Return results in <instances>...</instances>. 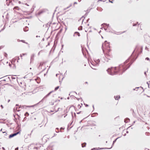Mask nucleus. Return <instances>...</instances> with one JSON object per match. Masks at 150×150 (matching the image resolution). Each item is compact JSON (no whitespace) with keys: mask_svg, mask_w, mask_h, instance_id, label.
Instances as JSON below:
<instances>
[{"mask_svg":"<svg viewBox=\"0 0 150 150\" xmlns=\"http://www.w3.org/2000/svg\"><path fill=\"white\" fill-rule=\"evenodd\" d=\"M102 49L104 54L106 56L108 57L111 55V49L110 44L106 41H105L103 45Z\"/></svg>","mask_w":150,"mask_h":150,"instance_id":"obj_1","label":"nucleus"},{"mask_svg":"<svg viewBox=\"0 0 150 150\" xmlns=\"http://www.w3.org/2000/svg\"><path fill=\"white\" fill-rule=\"evenodd\" d=\"M129 62V60H127L124 63L120 65L118 67L120 73H122L124 72L129 67L130 64Z\"/></svg>","mask_w":150,"mask_h":150,"instance_id":"obj_2","label":"nucleus"},{"mask_svg":"<svg viewBox=\"0 0 150 150\" xmlns=\"http://www.w3.org/2000/svg\"><path fill=\"white\" fill-rule=\"evenodd\" d=\"M118 67H113L110 69H108L107 70L109 72L110 74L113 75L116 73L120 72V70Z\"/></svg>","mask_w":150,"mask_h":150,"instance_id":"obj_3","label":"nucleus"},{"mask_svg":"<svg viewBox=\"0 0 150 150\" xmlns=\"http://www.w3.org/2000/svg\"><path fill=\"white\" fill-rule=\"evenodd\" d=\"M39 67H40L41 69L44 70L46 69L45 63L44 62H41L40 63Z\"/></svg>","mask_w":150,"mask_h":150,"instance_id":"obj_4","label":"nucleus"},{"mask_svg":"<svg viewBox=\"0 0 150 150\" xmlns=\"http://www.w3.org/2000/svg\"><path fill=\"white\" fill-rule=\"evenodd\" d=\"M138 30L140 31V30H142L144 29V26L143 24H139L138 25Z\"/></svg>","mask_w":150,"mask_h":150,"instance_id":"obj_5","label":"nucleus"},{"mask_svg":"<svg viewBox=\"0 0 150 150\" xmlns=\"http://www.w3.org/2000/svg\"><path fill=\"white\" fill-rule=\"evenodd\" d=\"M41 147V146H35L33 147L30 148L29 150H38V149Z\"/></svg>","mask_w":150,"mask_h":150,"instance_id":"obj_6","label":"nucleus"},{"mask_svg":"<svg viewBox=\"0 0 150 150\" xmlns=\"http://www.w3.org/2000/svg\"><path fill=\"white\" fill-rule=\"evenodd\" d=\"M77 103L78 104V106L76 108V109L79 110V109H80L81 108V107L83 105V104L82 103L79 104L78 103Z\"/></svg>","mask_w":150,"mask_h":150,"instance_id":"obj_7","label":"nucleus"},{"mask_svg":"<svg viewBox=\"0 0 150 150\" xmlns=\"http://www.w3.org/2000/svg\"><path fill=\"white\" fill-rule=\"evenodd\" d=\"M19 132H17L16 133H15L13 134H12L10 135L9 137V138H11L12 137H13L14 136L16 135Z\"/></svg>","mask_w":150,"mask_h":150,"instance_id":"obj_8","label":"nucleus"},{"mask_svg":"<svg viewBox=\"0 0 150 150\" xmlns=\"http://www.w3.org/2000/svg\"><path fill=\"white\" fill-rule=\"evenodd\" d=\"M120 96H114V98L116 100H118L120 98Z\"/></svg>","mask_w":150,"mask_h":150,"instance_id":"obj_9","label":"nucleus"},{"mask_svg":"<svg viewBox=\"0 0 150 150\" xmlns=\"http://www.w3.org/2000/svg\"><path fill=\"white\" fill-rule=\"evenodd\" d=\"M19 9V8L18 6H15L13 8V10L14 11H15L16 10H18Z\"/></svg>","mask_w":150,"mask_h":150,"instance_id":"obj_10","label":"nucleus"},{"mask_svg":"<svg viewBox=\"0 0 150 150\" xmlns=\"http://www.w3.org/2000/svg\"><path fill=\"white\" fill-rule=\"evenodd\" d=\"M86 143H84L82 144V146L83 147H84L86 146Z\"/></svg>","mask_w":150,"mask_h":150,"instance_id":"obj_11","label":"nucleus"},{"mask_svg":"<svg viewBox=\"0 0 150 150\" xmlns=\"http://www.w3.org/2000/svg\"><path fill=\"white\" fill-rule=\"evenodd\" d=\"M147 94V96L149 97H150V90L148 91Z\"/></svg>","mask_w":150,"mask_h":150,"instance_id":"obj_12","label":"nucleus"},{"mask_svg":"<svg viewBox=\"0 0 150 150\" xmlns=\"http://www.w3.org/2000/svg\"><path fill=\"white\" fill-rule=\"evenodd\" d=\"M18 40V42H19V41H21V42H23L26 43V44H28V43L27 42H25V40H21L20 41V40Z\"/></svg>","mask_w":150,"mask_h":150,"instance_id":"obj_13","label":"nucleus"},{"mask_svg":"<svg viewBox=\"0 0 150 150\" xmlns=\"http://www.w3.org/2000/svg\"><path fill=\"white\" fill-rule=\"evenodd\" d=\"M92 63H92V62H91V64H92V65H93V66H95L96 65H97V64L95 63V64H94V62H92Z\"/></svg>","mask_w":150,"mask_h":150,"instance_id":"obj_14","label":"nucleus"},{"mask_svg":"<svg viewBox=\"0 0 150 150\" xmlns=\"http://www.w3.org/2000/svg\"><path fill=\"white\" fill-rule=\"evenodd\" d=\"M25 116L28 117L29 115V114L28 112H26L25 114Z\"/></svg>","mask_w":150,"mask_h":150,"instance_id":"obj_15","label":"nucleus"},{"mask_svg":"<svg viewBox=\"0 0 150 150\" xmlns=\"http://www.w3.org/2000/svg\"><path fill=\"white\" fill-rule=\"evenodd\" d=\"M59 88V86H58L57 87H56L55 89H54V91H56Z\"/></svg>","mask_w":150,"mask_h":150,"instance_id":"obj_16","label":"nucleus"},{"mask_svg":"<svg viewBox=\"0 0 150 150\" xmlns=\"http://www.w3.org/2000/svg\"><path fill=\"white\" fill-rule=\"evenodd\" d=\"M4 47V45H1L0 46V50L3 49Z\"/></svg>","mask_w":150,"mask_h":150,"instance_id":"obj_17","label":"nucleus"},{"mask_svg":"<svg viewBox=\"0 0 150 150\" xmlns=\"http://www.w3.org/2000/svg\"><path fill=\"white\" fill-rule=\"evenodd\" d=\"M78 29L79 30H81L82 29V27L81 26H80L78 28Z\"/></svg>","mask_w":150,"mask_h":150,"instance_id":"obj_18","label":"nucleus"},{"mask_svg":"<svg viewBox=\"0 0 150 150\" xmlns=\"http://www.w3.org/2000/svg\"><path fill=\"white\" fill-rule=\"evenodd\" d=\"M76 34L78 35L79 36H80L79 33L78 32H76Z\"/></svg>","mask_w":150,"mask_h":150,"instance_id":"obj_19","label":"nucleus"},{"mask_svg":"<svg viewBox=\"0 0 150 150\" xmlns=\"http://www.w3.org/2000/svg\"><path fill=\"white\" fill-rule=\"evenodd\" d=\"M84 19H85V18H84V19H83L82 20V24H83L84 23H85V22H84ZM86 21V20H85V21Z\"/></svg>","mask_w":150,"mask_h":150,"instance_id":"obj_20","label":"nucleus"},{"mask_svg":"<svg viewBox=\"0 0 150 150\" xmlns=\"http://www.w3.org/2000/svg\"><path fill=\"white\" fill-rule=\"evenodd\" d=\"M118 138H117V139H116L115 140H114L113 142V144L116 141V140H117V139H118Z\"/></svg>","mask_w":150,"mask_h":150,"instance_id":"obj_21","label":"nucleus"},{"mask_svg":"<svg viewBox=\"0 0 150 150\" xmlns=\"http://www.w3.org/2000/svg\"><path fill=\"white\" fill-rule=\"evenodd\" d=\"M4 55L6 57H7L8 55L6 53H5L4 54Z\"/></svg>","mask_w":150,"mask_h":150,"instance_id":"obj_22","label":"nucleus"},{"mask_svg":"<svg viewBox=\"0 0 150 150\" xmlns=\"http://www.w3.org/2000/svg\"><path fill=\"white\" fill-rule=\"evenodd\" d=\"M125 122H126V123L127 122H128V120H125Z\"/></svg>","mask_w":150,"mask_h":150,"instance_id":"obj_23","label":"nucleus"},{"mask_svg":"<svg viewBox=\"0 0 150 150\" xmlns=\"http://www.w3.org/2000/svg\"><path fill=\"white\" fill-rule=\"evenodd\" d=\"M146 59L147 60H149V59L148 57H146Z\"/></svg>","mask_w":150,"mask_h":150,"instance_id":"obj_24","label":"nucleus"},{"mask_svg":"<svg viewBox=\"0 0 150 150\" xmlns=\"http://www.w3.org/2000/svg\"><path fill=\"white\" fill-rule=\"evenodd\" d=\"M52 92V91H51L47 95V96H48L50 95V94Z\"/></svg>","mask_w":150,"mask_h":150,"instance_id":"obj_25","label":"nucleus"},{"mask_svg":"<svg viewBox=\"0 0 150 150\" xmlns=\"http://www.w3.org/2000/svg\"><path fill=\"white\" fill-rule=\"evenodd\" d=\"M15 150H18V148H16L15 149Z\"/></svg>","mask_w":150,"mask_h":150,"instance_id":"obj_26","label":"nucleus"},{"mask_svg":"<svg viewBox=\"0 0 150 150\" xmlns=\"http://www.w3.org/2000/svg\"><path fill=\"white\" fill-rule=\"evenodd\" d=\"M91 67L92 69H95V68H93V67L92 66H91Z\"/></svg>","mask_w":150,"mask_h":150,"instance_id":"obj_27","label":"nucleus"},{"mask_svg":"<svg viewBox=\"0 0 150 150\" xmlns=\"http://www.w3.org/2000/svg\"><path fill=\"white\" fill-rule=\"evenodd\" d=\"M89 20V18L88 19L86 20V21H87V22H88V20Z\"/></svg>","mask_w":150,"mask_h":150,"instance_id":"obj_28","label":"nucleus"},{"mask_svg":"<svg viewBox=\"0 0 150 150\" xmlns=\"http://www.w3.org/2000/svg\"><path fill=\"white\" fill-rule=\"evenodd\" d=\"M109 1L110 2H111V3H112V2L110 0H109Z\"/></svg>","mask_w":150,"mask_h":150,"instance_id":"obj_29","label":"nucleus"},{"mask_svg":"<svg viewBox=\"0 0 150 150\" xmlns=\"http://www.w3.org/2000/svg\"><path fill=\"white\" fill-rule=\"evenodd\" d=\"M1 106L2 107V108H3V106L2 105H1Z\"/></svg>","mask_w":150,"mask_h":150,"instance_id":"obj_30","label":"nucleus"},{"mask_svg":"<svg viewBox=\"0 0 150 150\" xmlns=\"http://www.w3.org/2000/svg\"><path fill=\"white\" fill-rule=\"evenodd\" d=\"M81 1V0H78V1H79V2Z\"/></svg>","mask_w":150,"mask_h":150,"instance_id":"obj_31","label":"nucleus"},{"mask_svg":"<svg viewBox=\"0 0 150 150\" xmlns=\"http://www.w3.org/2000/svg\"><path fill=\"white\" fill-rule=\"evenodd\" d=\"M133 26H135V24H133Z\"/></svg>","mask_w":150,"mask_h":150,"instance_id":"obj_32","label":"nucleus"},{"mask_svg":"<svg viewBox=\"0 0 150 150\" xmlns=\"http://www.w3.org/2000/svg\"><path fill=\"white\" fill-rule=\"evenodd\" d=\"M102 1V0H99L98 1Z\"/></svg>","mask_w":150,"mask_h":150,"instance_id":"obj_33","label":"nucleus"},{"mask_svg":"<svg viewBox=\"0 0 150 150\" xmlns=\"http://www.w3.org/2000/svg\"><path fill=\"white\" fill-rule=\"evenodd\" d=\"M57 75H58L57 74H56V76H57Z\"/></svg>","mask_w":150,"mask_h":150,"instance_id":"obj_34","label":"nucleus"},{"mask_svg":"<svg viewBox=\"0 0 150 150\" xmlns=\"http://www.w3.org/2000/svg\"><path fill=\"white\" fill-rule=\"evenodd\" d=\"M19 3H21L20 1H19Z\"/></svg>","mask_w":150,"mask_h":150,"instance_id":"obj_35","label":"nucleus"},{"mask_svg":"<svg viewBox=\"0 0 150 150\" xmlns=\"http://www.w3.org/2000/svg\"><path fill=\"white\" fill-rule=\"evenodd\" d=\"M74 115H75V113H74Z\"/></svg>","mask_w":150,"mask_h":150,"instance_id":"obj_36","label":"nucleus"},{"mask_svg":"<svg viewBox=\"0 0 150 150\" xmlns=\"http://www.w3.org/2000/svg\"><path fill=\"white\" fill-rule=\"evenodd\" d=\"M1 30H0V32H1Z\"/></svg>","mask_w":150,"mask_h":150,"instance_id":"obj_37","label":"nucleus"},{"mask_svg":"<svg viewBox=\"0 0 150 150\" xmlns=\"http://www.w3.org/2000/svg\"><path fill=\"white\" fill-rule=\"evenodd\" d=\"M1 83H0V84H1Z\"/></svg>","mask_w":150,"mask_h":150,"instance_id":"obj_38","label":"nucleus"}]
</instances>
